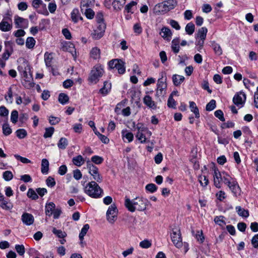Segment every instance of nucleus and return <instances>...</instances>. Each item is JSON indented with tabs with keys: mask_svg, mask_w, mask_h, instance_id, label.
<instances>
[{
	"mask_svg": "<svg viewBox=\"0 0 258 258\" xmlns=\"http://www.w3.org/2000/svg\"><path fill=\"white\" fill-rule=\"evenodd\" d=\"M12 129L8 123H5L3 125V133L5 136H9L12 133Z\"/></svg>",
	"mask_w": 258,
	"mask_h": 258,
	"instance_id": "54",
	"label": "nucleus"
},
{
	"mask_svg": "<svg viewBox=\"0 0 258 258\" xmlns=\"http://www.w3.org/2000/svg\"><path fill=\"white\" fill-rule=\"evenodd\" d=\"M54 132V128L53 127H49L45 128V133L43 137L44 138H50L52 137Z\"/></svg>",
	"mask_w": 258,
	"mask_h": 258,
	"instance_id": "45",
	"label": "nucleus"
},
{
	"mask_svg": "<svg viewBox=\"0 0 258 258\" xmlns=\"http://www.w3.org/2000/svg\"><path fill=\"white\" fill-rule=\"evenodd\" d=\"M68 145V140L65 138H61L57 144V146L59 149L64 150Z\"/></svg>",
	"mask_w": 258,
	"mask_h": 258,
	"instance_id": "36",
	"label": "nucleus"
},
{
	"mask_svg": "<svg viewBox=\"0 0 258 258\" xmlns=\"http://www.w3.org/2000/svg\"><path fill=\"white\" fill-rule=\"evenodd\" d=\"M5 44L6 47H7L8 45H9V48H6L5 50V52L2 54V59L4 60L5 61L9 59L10 56L11 55L13 51L12 47L11 46V43L10 41H8L7 42H6Z\"/></svg>",
	"mask_w": 258,
	"mask_h": 258,
	"instance_id": "21",
	"label": "nucleus"
},
{
	"mask_svg": "<svg viewBox=\"0 0 258 258\" xmlns=\"http://www.w3.org/2000/svg\"><path fill=\"white\" fill-rule=\"evenodd\" d=\"M46 184L49 187H53L55 185V181L54 179L51 177L49 176L46 180Z\"/></svg>",
	"mask_w": 258,
	"mask_h": 258,
	"instance_id": "63",
	"label": "nucleus"
},
{
	"mask_svg": "<svg viewBox=\"0 0 258 258\" xmlns=\"http://www.w3.org/2000/svg\"><path fill=\"white\" fill-rule=\"evenodd\" d=\"M35 40L32 37H29L26 39V46L28 49H32L35 45Z\"/></svg>",
	"mask_w": 258,
	"mask_h": 258,
	"instance_id": "37",
	"label": "nucleus"
},
{
	"mask_svg": "<svg viewBox=\"0 0 258 258\" xmlns=\"http://www.w3.org/2000/svg\"><path fill=\"white\" fill-rule=\"evenodd\" d=\"M175 0H167L156 5L154 8V13L157 15L163 14L173 9L176 6Z\"/></svg>",
	"mask_w": 258,
	"mask_h": 258,
	"instance_id": "4",
	"label": "nucleus"
},
{
	"mask_svg": "<svg viewBox=\"0 0 258 258\" xmlns=\"http://www.w3.org/2000/svg\"><path fill=\"white\" fill-rule=\"evenodd\" d=\"M121 134L122 139L124 142L131 143L133 141V134L126 129L122 130Z\"/></svg>",
	"mask_w": 258,
	"mask_h": 258,
	"instance_id": "17",
	"label": "nucleus"
},
{
	"mask_svg": "<svg viewBox=\"0 0 258 258\" xmlns=\"http://www.w3.org/2000/svg\"><path fill=\"white\" fill-rule=\"evenodd\" d=\"M216 196L217 199L220 201H222L223 200L225 199L226 198V193L223 190L219 191L216 194Z\"/></svg>",
	"mask_w": 258,
	"mask_h": 258,
	"instance_id": "60",
	"label": "nucleus"
},
{
	"mask_svg": "<svg viewBox=\"0 0 258 258\" xmlns=\"http://www.w3.org/2000/svg\"><path fill=\"white\" fill-rule=\"evenodd\" d=\"M195 30V25L192 23H188L185 28V30L186 33L188 35H192Z\"/></svg>",
	"mask_w": 258,
	"mask_h": 258,
	"instance_id": "39",
	"label": "nucleus"
},
{
	"mask_svg": "<svg viewBox=\"0 0 258 258\" xmlns=\"http://www.w3.org/2000/svg\"><path fill=\"white\" fill-rule=\"evenodd\" d=\"M52 60V56L51 54L46 52L44 54V60L47 67H50Z\"/></svg>",
	"mask_w": 258,
	"mask_h": 258,
	"instance_id": "48",
	"label": "nucleus"
},
{
	"mask_svg": "<svg viewBox=\"0 0 258 258\" xmlns=\"http://www.w3.org/2000/svg\"><path fill=\"white\" fill-rule=\"evenodd\" d=\"M251 244L254 248H258V234H255L251 239Z\"/></svg>",
	"mask_w": 258,
	"mask_h": 258,
	"instance_id": "64",
	"label": "nucleus"
},
{
	"mask_svg": "<svg viewBox=\"0 0 258 258\" xmlns=\"http://www.w3.org/2000/svg\"><path fill=\"white\" fill-rule=\"evenodd\" d=\"M208 29L207 28L203 27L199 29L197 34L196 35V39L205 40L206 38Z\"/></svg>",
	"mask_w": 258,
	"mask_h": 258,
	"instance_id": "22",
	"label": "nucleus"
},
{
	"mask_svg": "<svg viewBox=\"0 0 258 258\" xmlns=\"http://www.w3.org/2000/svg\"><path fill=\"white\" fill-rule=\"evenodd\" d=\"M14 23L18 28H27L28 27V21L18 16L14 17Z\"/></svg>",
	"mask_w": 258,
	"mask_h": 258,
	"instance_id": "14",
	"label": "nucleus"
},
{
	"mask_svg": "<svg viewBox=\"0 0 258 258\" xmlns=\"http://www.w3.org/2000/svg\"><path fill=\"white\" fill-rule=\"evenodd\" d=\"M58 101L60 103L65 104L69 101V97L64 93H60L58 96Z\"/></svg>",
	"mask_w": 258,
	"mask_h": 258,
	"instance_id": "50",
	"label": "nucleus"
},
{
	"mask_svg": "<svg viewBox=\"0 0 258 258\" xmlns=\"http://www.w3.org/2000/svg\"><path fill=\"white\" fill-rule=\"evenodd\" d=\"M184 80V77L183 76L174 75L172 76V81L175 86H179Z\"/></svg>",
	"mask_w": 258,
	"mask_h": 258,
	"instance_id": "28",
	"label": "nucleus"
},
{
	"mask_svg": "<svg viewBox=\"0 0 258 258\" xmlns=\"http://www.w3.org/2000/svg\"><path fill=\"white\" fill-rule=\"evenodd\" d=\"M16 134L17 137L21 139L25 138L27 135L26 131L22 128L18 130L16 132Z\"/></svg>",
	"mask_w": 258,
	"mask_h": 258,
	"instance_id": "51",
	"label": "nucleus"
},
{
	"mask_svg": "<svg viewBox=\"0 0 258 258\" xmlns=\"http://www.w3.org/2000/svg\"><path fill=\"white\" fill-rule=\"evenodd\" d=\"M214 222L219 226L223 227L225 225L226 223L224 220V217L223 216H216L214 218Z\"/></svg>",
	"mask_w": 258,
	"mask_h": 258,
	"instance_id": "47",
	"label": "nucleus"
},
{
	"mask_svg": "<svg viewBox=\"0 0 258 258\" xmlns=\"http://www.w3.org/2000/svg\"><path fill=\"white\" fill-rule=\"evenodd\" d=\"M146 189L149 192L153 193L155 192L157 189V187L154 183H150L148 184L146 186Z\"/></svg>",
	"mask_w": 258,
	"mask_h": 258,
	"instance_id": "59",
	"label": "nucleus"
},
{
	"mask_svg": "<svg viewBox=\"0 0 258 258\" xmlns=\"http://www.w3.org/2000/svg\"><path fill=\"white\" fill-rule=\"evenodd\" d=\"M225 175H229L226 172L220 173L217 169H214V182L215 186L218 188L221 187V182L223 181L225 183Z\"/></svg>",
	"mask_w": 258,
	"mask_h": 258,
	"instance_id": "11",
	"label": "nucleus"
},
{
	"mask_svg": "<svg viewBox=\"0 0 258 258\" xmlns=\"http://www.w3.org/2000/svg\"><path fill=\"white\" fill-rule=\"evenodd\" d=\"M86 165L89 173L92 177V179L97 182H102L103 178L99 171L98 168L93 164L90 160L86 162Z\"/></svg>",
	"mask_w": 258,
	"mask_h": 258,
	"instance_id": "8",
	"label": "nucleus"
},
{
	"mask_svg": "<svg viewBox=\"0 0 258 258\" xmlns=\"http://www.w3.org/2000/svg\"><path fill=\"white\" fill-rule=\"evenodd\" d=\"M103 158L99 156L95 155L91 157V161L95 164H101L103 162Z\"/></svg>",
	"mask_w": 258,
	"mask_h": 258,
	"instance_id": "53",
	"label": "nucleus"
},
{
	"mask_svg": "<svg viewBox=\"0 0 258 258\" xmlns=\"http://www.w3.org/2000/svg\"><path fill=\"white\" fill-rule=\"evenodd\" d=\"M199 181L201 185L202 186L205 187L206 186L208 183L209 180L208 179L205 175H200L199 176Z\"/></svg>",
	"mask_w": 258,
	"mask_h": 258,
	"instance_id": "52",
	"label": "nucleus"
},
{
	"mask_svg": "<svg viewBox=\"0 0 258 258\" xmlns=\"http://www.w3.org/2000/svg\"><path fill=\"white\" fill-rule=\"evenodd\" d=\"M179 40L178 39H174L172 41V49L175 53L179 51Z\"/></svg>",
	"mask_w": 258,
	"mask_h": 258,
	"instance_id": "40",
	"label": "nucleus"
},
{
	"mask_svg": "<svg viewBox=\"0 0 258 258\" xmlns=\"http://www.w3.org/2000/svg\"><path fill=\"white\" fill-rule=\"evenodd\" d=\"M18 112L17 110H13L11 114V121L13 123H16L18 121Z\"/></svg>",
	"mask_w": 258,
	"mask_h": 258,
	"instance_id": "58",
	"label": "nucleus"
},
{
	"mask_svg": "<svg viewBox=\"0 0 258 258\" xmlns=\"http://www.w3.org/2000/svg\"><path fill=\"white\" fill-rule=\"evenodd\" d=\"M71 19L72 21L75 23H77L79 19L81 20L83 19L82 17L79 16V12L78 9H74L71 12Z\"/></svg>",
	"mask_w": 258,
	"mask_h": 258,
	"instance_id": "34",
	"label": "nucleus"
},
{
	"mask_svg": "<svg viewBox=\"0 0 258 258\" xmlns=\"http://www.w3.org/2000/svg\"><path fill=\"white\" fill-rule=\"evenodd\" d=\"M95 0H81V10L82 12H84L85 8H89L93 6L94 4Z\"/></svg>",
	"mask_w": 258,
	"mask_h": 258,
	"instance_id": "26",
	"label": "nucleus"
},
{
	"mask_svg": "<svg viewBox=\"0 0 258 258\" xmlns=\"http://www.w3.org/2000/svg\"><path fill=\"white\" fill-rule=\"evenodd\" d=\"M27 196L32 200H36L38 198L37 194L32 189H29L27 192Z\"/></svg>",
	"mask_w": 258,
	"mask_h": 258,
	"instance_id": "57",
	"label": "nucleus"
},
{
	"mask_svg": "<svg viewBox=\"0 0 258 258\" xmlns=\"http://www.w3.org/2000/svg\"><path fill=\"white\" fill-rule=\"evenodd\" d=\"M18 70L26 82L25 86L31 87L33 78L29 62L25 60H23L19 65Z\"/></svg>",
	"mask_w": 258,
	"mask_h": 258,
	"instance_id": "2",
	"label": "nucleus"
},
{
	"mask_svg": "<svg viewBox=\"0 0 258 258\" xmlns=\"http://www.w3.org/2000/svg\"><path fill=\"white\" fill-rule=\"evenodd\" d=\"M89 225L88 224H85L83 228H82L81 232L79 234V239L80 240H84V237L85 235L86 234L87 232H88L89 229Z\"/></svg>",
	"mask_w": 258,
	"mask_h": 258,
	"instance_id": "38",
	"label": "nucleus"
},
{
	"mask_svg": "<svg viewBox=\"0 0 258 258\" xmlns=\"http://www.w3.org/2000/svg\"><path fill=\"white\" fill-rule=\"evenodd\" d=\"M84 192L89 197L98 199L103 196V189L95 181L88 182L84 188Z\"/></svg>",
	"mask_w": 258,
	"mask_h": 258,
	"instance_id": "3",
	"label": "nucleus"
},
{
	"mask_svg": "<svg viewBox=\"0 0 258 258\" xmlns=\"http://www.w3.org/2000/svg\"><path fill=\"white\" fill-rule=\"evenodd\" d=\"M3 176L6 181H10L13 178V174L10 171H6L3 173Z\"/></svg>",
	"mask_w": 258,
	"mask_h": 258,
	"instance_id": "55",
	"label": "nucleus"
},
{
	"mask_svg": "<svg viewBox=\"0 0 258 258\" xmlns=\"http://www.w3.org/2000/svg\"><path fill=\"white\" fill-rule=\"evenodd\" d=\"M125 3V0H114L112 3V6L114 9L116 10H120Z\"/></svg>",
	"mask_w": 258,
	"mask_h": 258,
	"instance_id": "33",
	"label": "nucleus"
},
{
	"mask_svg": "<svg viewBox=\"0 0 258 258\" xmlns=\"http://www.w3.org/2000/svg\"><path fill=\"white\" fill-rule=\"evenodd\" d=\"M72 161L76 166L80 167L84 163L85 160L81 155H78L73 158Z\"/></svg>",
	"mask_w": 258,
	"mask_h": 258,
	"instance_id": "30",
	"label": "nucleus"
},
{
	"mask_svg": "<svg viewBox=\"0 0 258 258\" xmlns=\"http://www.w3.org/2000/svg\"><path fill=\"white\" fill-rule=\"evenodd\" d=\"M144 103L148 107L151 108H155L156 106L154 101L152 100L151 97L149 95H146L143 99Z\"/></svg>",
	"mask_w": 258,
	"mask_h": 258,
	"instance_id": "23",
	"label": "nucleus"
},
{
	"mask_svg": "<svg viewBox=\"0 0 258 258\" xmlns=\"http://www.w3.org/2000/svg\"><path fill=\"white\" fill-rule=\"evenodd\" d=\"M104 73L103 67L100 65L95 66L91 70L89 81L92 84L97 83Z\"/></svg>",
	"mask_w": 258,
	"mask_h": 258,
	"instance_id": "7",
	"label": "nucleus"
},
{
	"mask_svg": "<svg viewBox=\"0 0 258 258\" xmlns=\"http://www.w3.org/2000/svg\"><path fill=\"white\" fill-rule=\"evenodd\" d=\"M115 69L117 70L119 74H123L125 71L124 62L120 59Z\"/></svg>",
	"mask_w": 258,
	"mask_h": 258,
	"instance_id": "42",
	"label": "nucleus"
},
{
	"mask_svg": "<svg viewBox=\"0 0 258 258\" xmlns=\"http://www.w3.org/2000/svg\"><path fill=\"white\" fill-rule=\"evenodd\" d=\"M5 98L7 102V103L9 104H12L13 102V91L12 87H10L9 88L8 91L7 92V95H6L5 97Z\"/></svg>",
	"mask_w": 258,
	"mask_h": 258,
	"instance_id": "43",
	"label": "nucleus"
},
{
	"mask_svg": "<svg viewBox=\"0 0 258 258\" xmlns=\"http://www.w3.org/2000/svg\"><path fill=\"white\" fill-rule=\"evenodd\" d=\"M118 210L115 204L110 206L106 212V219L110 223H114L117 220Z\"/></svg>",
	"mask_w": 258,
	"mask_h": 258,
	"instance_id": "10",
	"label": "nucleus"
},
{
	"mask_svg": "<svg viewBox=\"0 0 258 258\" xmlns=\"http://www.w3.org/2000/svg\"><path fill=\"white\" fill-rule=\"evenodd\" d=\"M171 239L174 245L178 248H181L182 246V238L180 231L175 229L173 230L171 234Z\"/></svg>",
	"mask_w": 258,
	"mask_h": 258,
	"instance_id": "12",
	"label": "nucleus"
},
{
	"mask_svg": "<svg viewBox=\"0 0 258 258\" xmlns=\"http://www.w3.org/2000/svg\"><path fill=\"white\" fill-rule=\"evenodd\" d=\"M111 88V84L108 82H105L102 88L100 90V92L103 95H106L110 91Z\"/></svg>",
	"mask_w": 258,
	"mask_h": 258,
	"instance_id": "32",
	"label": "nucleus"
},
{
	"mask_svg": "<svg viewBox=\"0 0 258 258\" xmlns=\"http://www.w3.org/2000/svg\"><path fill=\"white\" fill-rule=\"evenodd\" d=\"M224 178L225 184L228 186L233 195L235 197L239 196L241 193V189L237 181L229 175H225Z\"/></svg>",
	"mask_w": 258,
	"mask_h": 258,
	"instance_id": "6",
	"label": "nucleus"
},
{
	"mask_svg": "<svg viewBox=\"0 0 258 258\" xmlns=\"http://www.w3.org/2000/svg\"><path fill=\"white\" fill-rule=\"evenodd\" d=\"M235 210L239 216L247 218L249 216V212L248 210H245L240 206H237Z\"/></svg>",
	"mask_w": 258,
	"mask_h": 258,
	"instance_id": "29",
	"label": "nucleus"
},
{
	"mask_svg": "<svg viewBox=\"0 0 258 258\" xmlns=\"http://www.w3.org/2000/svg\"><path fill=\"white\" fill-rule=\"evenodd\" d=\"M149 202L146 199L137 197L133 200L126 198L124 205L128 210L131 212H134L136 210L138 211H144L146 210Z\"/></svg>",
	"mask_w": 258,
	"mask_h": 258,
	"instance_id": "1",
	"label": "nucleus"
},
{
	"mask_svg": "<svg viewBox=\"0 0 258 258\" xmlns=\"http://www.w3.org/2000/svg\"><path fill=\"white\" fill-rule=\"evenodd\" d=\"M212 47L216 54L220 55L222 53V49L220 45L215 42L212 43Z\"/></svg>",
	"mask_w": 258,
	"mask_h": 258,
	"instance_id": "49",
	"label": "nucleus"
},
{
	"mask_svg": "<svg viewBox=\"0 0 258 258\" xmlns=\"http://www.w3.org/2000/svg\"><path fill=\"white\" fill-rule=\"evenodd\" d=\"M160 78L158 80L156 89V95L158 96H164L166 93L167 85L165 80L163 78L165 77V74L163 72L160 73Z\"/></svg>",
	"mask_w": 258,
	"mask_h": 258,
	"instance_id": "9",
	"label": "nucleus"
},
{
	"mask_svg": "<svg viewBox=\"0 0 258 258\" xmlns=\"http://www.w3.org/2000/svg\"><path fill=\"white\" fill-rule=\"evenodd\" d=\"M216 101L211 100L206 105V110L207 111H212L216 108Z\"/></svg>",
	"mask_w": 258,
	"mask_h": 258,
	"instance_id": "56",
	"label": "nucleus"
},
{
	"mask_svg": "<svg viewBox=\"0 0 258 258\" xmlns=\"http://www.w3.org/2000/svg\"><path fill=\"white\" fill-rule=\"evenodd\" d=\"M52 232L58 238H66L67 236V233L60 229H57L55 227H53L52 229Z\"/></svg>",
	"mask_w": 258,
	"mask_h": 258,
	"instance_id": "27",
	"label": "nucleus"
},
{
	"mask_svg": "<svg viewBox=\"0 0 258 258\" xmlns=\"http://www.w3.org/2000/svg\"><path fill=\"white\" fill-rule=\"evenodd\" d=\"M246 99V94L243 92H239L235 94L234 96L233 102L237 106L241 108L244 106Z\"/></svg>",
	"mask_w": 258,
	"mask_h": 258,
	"instance_id": "13",
	"label": "nucleus"
},
{
	"mask_svg": "<svg viewBox=\"0 0 258 258\" xmlns=\"http://www.w3.org/2000/svg\"><path fill=\"white\" fill-rule=\"evenodd\" d=\"M92 38L95 40H98L100 39L104 35V33L97 29H95L94 30L93 32H92L91 34Z\"/></svg>",
	"mask_w": 258,
	"mask_h": 258,
	"instance_id": "41",
	"label": "nucleus"
},
{
	"mask_svg": "<svg viewBox=\"0 0 258 258\" xmlns=\"http://www.w3.org/2000/svg\"><path fill=\"white\" fill-rule=\"evenodd\" d=\"M55 209V205L53 202H49L46 204L45 214L48 216L52 215L53 211Z\"/></svg>",
	"mask_w": 258,
	"mask_h": 258,
	"instance_id": "24",
	"label": "nucleus"
},
{
	"mask_svg": "<svg viewBox=\"0 0 258 258\" xmlns=\"http://www.w3.org/2000/svg\"><path fill=\"white\" fill-rule=\"evenodd\" d=\"M49 163L47 159H43L41 161V171L42 174H47L49 171Z\"/></svg>",
	"mask_w": 258,
	"mask_h": 258,
	"instance_id": "25",
	"label": "nucleus"
},
{
	"mask_svg": "<svg viewBox=\"0 0 258 258\" xmlns=\"http://www.w3.org/2000/svg\"><path fill=\"white\" fill-rule=\"evenodd\" d=\"M14 157L16 158V159H17L18 160H20L23 163L27 164L30 163L31 162V161L29 159L25 157H22L17 154L15 155Z\"/></svg>",
	"mask_w": 258,
	"mask_h": 258,
	"instance_id": "61",
	"label": "nucleus"
},
{
	"mask_svg": "<svg viewBox=\"0 0 258 258\" xmlns=\"http://www.w3.org/2000/svg\"><path fill=\"white\" fill-rule=\"evenodd\" d=\"M0 207L5 210L10 211L13 209V204L0 193Z\"/></svg>",
	"mask_w": 258,
	"mask_h": 258,
	"instance_id": "15",
	"label": "nucleus"
},
{
	"mask_svg": "<svg viewBox=\"0 0 258 258\" xmlns=\"http://www.w3.org/2000/svg\"><path fill=\"white\" fill-rule=\"evenodd\" d=\"M189 108L190 109V111L192 112L195 115V117L197 118L200 117V113L199 111V109L195 103V102L193 101H190L189 102Z\"/></svg>",
	"mask_w": 258,
	"mask_h": 258,
	"instance_id": "31",
	"label": "nucleus"
},
{
	"mask_svg": "<svg viewBox=\"0 0 258 258\" xmlns=\"http://www.w3.org/2000/svg\"><path fill=\"white\" fill-rule=\"evenodd\" d=\"M136 129L137 130L136 137L138 140L142 144L146 143V136L150 138L152 135L151 132L142 123H138L136 126Z\"/></svg>",
	"mask_w": 258,
	"mask_h": 258,
	"instance_id": "5",
	"label": "nucleus"
},
{
	"mask_svg": "<svg viewBox=\"0 0 258 258\" xmlns=\"http://www.w3.org/2000/svg\"><path fill=\"white\" fill-rule=\"evenodd\" d=\"M139 245L142 248H149L152 246V241L148 239H144L140 242Z\"/></svg>",
	"mask_w": 258,
	"mask_h": 258,
	"instance_id": "46",
	"label": "nucleus"
},
{
	"mask_svg": "<svg viewBox=\"0 0 258 258\" xmlns=\"http://www.w3.org/2000/svg\"><path fill=\"white\" fill-rule=\"evenodd\" d=\"M83 13H84L86 17L89 19H93L95 15L94 11L89 8H85Z\"/></svg>",
	"mask_w": 258,
	"mask_h": 258,
	"instance_id": "44",
	"label": "nucleus"
},
{
	"mask_svg": "<svg viewBox=\"0 0 258 258\" xmlns=\"http://www.w3.org/2000/svg\"><path fill=\"white\" fill-rule=\"evenodd\" d=\"M12 24L8 22L5 18H4L0 22V30L3 32L10 31L12 30Z\"/></svg>",
	"mask_w": 258,
	"mask_h": 258,
	"instance_id": "18",
	"label": "nucleus"
},
{
	"mask_svg": "<svg viewBox=\"0 0 258 258\" xmlns=\"http://www.w3.org/2000/svg\"><path fill=\"white\" fill-rule=\"evenodd\" d=\"M90 57L95 60L100 59L101 55V50L98 47H92L89 52Z\"/></svg>",
	"mask_w": 258,
	"mask_h": 258,
	"instance_id": "19",
	"label": "nucleus"
},
{
	"mask_svg": "<svg viewBox=\"0 0 258 258\" xmlns=\"http://www.w3.org/2000/svg\"><path fill=\"white\" fill-rule=\"evenodd\" d=\"M160 34L162 37L168 41L170 40L171 39L172 32L171 30L167 27L162 28Z\"/></svg>",
	"mask_w": 258,
	"mask_h": 258,
	"instance_id": "20",
	"label": "nucleus"
},
{
	"mask_svg": "<svg viewBox=\"0 0 258 258\" xmlns=\"http://www.w3.org/2000/svg\"><path fill=\"white\" fill-rule=\"evenodd\" d=\"M21 220L24 224L30 226L34 223V218L31 214L25 212L21 216Z\"/></svg>",
	"mask_w": 258,
	"mask_h": 258,
	"instance_id": "16",
	"label": "nucleus"
},
{
	"mask_svg": "<svg viewBox=\"0 0 258 258\" xmlns=\"http://www.w3.org/2000/svg\"><path fill=\"white\" fill-rule=\"evenodd\" d=\"M192 233L199 242L202 243L204 241L205 237L202 230L197 231L195 234H194V231Z\"/></svg>",
	"mask_w": 258,
	"mask_h": 258,
	"instance_id": "35",
	"label": "nucleus"
},
{
	"mask_svg": "<svg viewBox=\"0 0 258 258\" xmlns=\"http://www.w3.org/2000/svg\"><path fill=\"white\" fill-rule=\"evenodd\" d=\"M15 249L17 252L20 255H22L24 254L25 250L23 245H16Z\"/></svg>",
	"mask_w": 258,
	"mask_h": 258,
	"instance_id": "62",
	"label": "nucleus"
}]
</instances>
